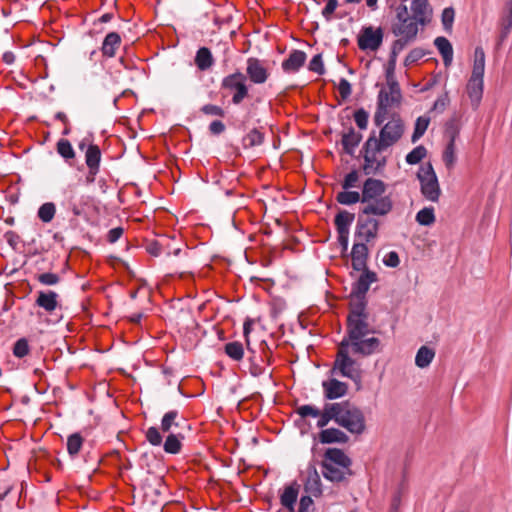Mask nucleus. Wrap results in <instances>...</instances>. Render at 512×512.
<instances>
[{
  "instance_id": "51",
  "label": "nucleus",
  "mask_w": 512,
  "mask_h": 512,
  "mask_svg": "<svg viewBox=\"0 0 512 512\" xmlns=\"http://www.w3.org/2000/svg\"><path fill=\"white\" fill-rule=\"evenodd\" d=\"M309 70L317 73L318 75H323L325 73V68L322 60L321 54H316L313 56L309 63Z\"/></svg>"
},
{
  "instance_id": "15",
  "label": "nucleus",
  "mask_w": 512,
  "mask_h": 512,
  "mask_svg": "<svg viewBox=\"0 0 512 512\" xmlns=\"http://www.w3.org/2000/svg\"><path fill=\"white\" fill-rule=\"evenodd\" d=\"M101 162V150L98 145L90 144L85 151V163L88 168L87 175L85 177L86 184H92L95 182L96 175L100 170Z\"/></svg>"
},
{
  "instance_id": "59",
  "label": "nucleus",
  "mask_w": 512,
  "mask_h": 512,
  "mask_svg": "<svg viewBox=\"0 0 512 512\" xmlns=\"http://www.w3.org/2000/svg\"><path fill=\"white\" fill-rule=\"evenodd\" d=\"M312 495L302 496L300 499L298 512H309V509L313 506Z\"/></svg>"
},
{
  "instance_id": "56",
  "label": "nucleus",
  "mask_w": 512,
  "mask_h": 512,
  "mask_svg": "<svg viewBox=\"0 0 512 512\" xmlns=\"http://www.w3.org/2000/svg\"><path fill=\"white\" fill-rule=\"evenodd\" d=\"M383 263L387 267L396 268L400 264V258L396 251H390L384 258Z\"/></svg>"
},
{
  "instance_id": "26",
  "label": "nucleus",
  "mask_w": 512,
  "mask_h": 512,
  "mask_svg": "<svg viewBox=\"0 0 512 512\" xmlns=\"http://www.w3.org/2000/svg\"><path fill=\"white\" fill-rule=\"evenodd\" d=\"M165 441L162 442L163 450L167 454L176 455L179 454L183 447V441L186 438V433L182 431L166 434Z\"/></svg>"
},
{
  "instance_id": "19",
  "label": "nucleus",
  "mask_w": 512,
  "mask_h": 512,
  "mask_svg": "<svg viewBox=\"0 0 512 512\" xmlns=\"http://www.w3.org/2000/svg\"><path fill=\"white\" fill-rule=\"evenodd\" d=\"M324 397L328 400H334L345 396L348 392V385L335 378L322 383Z\"/></svg>"
},
{
  "instance_id": "29",
  "label": "nucleus",
  "mask_w": 512,
  "mask_h": 512,
  "mask_svg": "<svg viewBox=\"0 0 512 512\" xmlns=\"http://www.w3.org/2000/svg\"><path fill=\"white\" fill-rule=\"evenodd\" d=\"M121 45V36L117 32L108 33L102 43L101 52L104 57L112 58Z\"/></svg>"
},
{
  "instance_id": "54",
  "label": "nucleus",
  "mask_w": 512,
  "mask_h": 512,
  "mask_svg": "<svg viewBox=\"0 0 512 512\" xmlns=\"http://www.w3.org/2000/svg\"><path fill=\"white\" fill-rule=\"evenodd\" d=\"M454 9L452 7L445 8L442 12V24L444 29L449 30L452 28V24L454 21Z\"/></svg>"
},
{
  "instance_id": "6",
  "label": "nucleus",
  "mask_w": 512,
  "mask_h": 512,
  "mask_svg": "<svg viewBox=\"0 0 512 512\" xmlns=\"http://www.w3.org/2000/svg\"><path fill=\"white\" fill-rule=\"evenodd\" d=\"M485 53L482 47H476L471 76L467 83V94L473 108H478L484 89Z\"/></svg>"
},
{
  "instance_id": "21",
  "label": "nucleus",
  "mask_w": 512,
  "mask_h": 512,
  "mask_svg": "<svg viewBox=\"0 0 512 512\" xmlns=\"http://www.w3.org/2000/svg\"><path fill=\"white\" fill-rule=\"evenodd\" d=\"M362 140V134L357 132L352 126L342 132L341 144L346 154L353 156L355 149Z\"/></svg>"
},
{
  "instance_id": "50",
  "label": "nucleus",
  "mask_w": 512,
  "mask_h": 512,
  "mask_svg": "<svg viewBox=\"0 0 512 512\" xmlns=\"http://www.w3.org/2000/svg\"><path fill=\"white\" fill-rule=\"evenodd\" d=\"M359 181V173L357 170L350 171L343 179L341 186L344 190H349L357 186Z\"/></svg>"
},
{
  "instance_id": "58",
  "label": "nucleus",
  "mask_w": 512,
  "mask_h": 512,
  "mask_svg": "<svg viewBox=\"0 0 512 512\" xmlns=\"http://www.w3.org/2000/svg\"><path fill=\"white\" fill-rule=\"evenodd\" d=\"M250 374L254 377H258L265 373V369L261 367L259 363L256 362L255 357H250Z\"/></svg>"
},
{
  "instance_id": "32",
  "label": "nucleus",
  "mask_w": 512,
  "mask_h": 512,
  "mask_svg": "<svg viewBox=\"0 0 512 512\" xmlns=\"http://www.w3.org/2000/svg\"><path fill=\"white\" fill-rule=\"evenodd\" d=\"M434 44L442 55L444 65L447 67L451 65L453 59V48L449 40L445 37H437Z\"/></svg>"
},
{
  "instance_id": "12",
  "label": "nucleus",
  "mask_w": 512,
  "mask_h": 512,
  "mask_svg": "<svg viewBox=\"0 0 512 512\" xmlns=\"http://www.w3.org/2000/svg\"><path fill=\"white\" fill-rule=\"evenodd\" d=\"M402 98H398L397 101L392 100V94H390L387 89L382 88L377 96V108L373 117L374 124L377 127L383 125L384 121L387 119L389 108L395 106L399 107L401 105Z\"/></svg>"
},
{
  "instance_id": "37",
  "label": "nucleus",
  "mask_w": 512,
  "mask_h": 512,
  "mask_svg": "<svg viewBox=\"0 0 512 512\" xmlns=\"http://www.w3.org/2000/svg\"><path fill=\"white\" fill-rule=\"evenodd\" d=\"M297 497L298 488L294 486H289L284 490L283 494L281 495L280 501L284 507H286L290 511H293Z\"/></svg>"
},
{
  "instance_id": "63",
  "label": "nucleus",
  "mask_w": 512,
  "mask_h": 512,
  "mask_svg": "<svg viewBox=\"0 0 512 512\" xmlns=\"http://www.w3.org/2000/svg\"><path fill=\"white\" fill-rule=\"evenodd\" d=\"M123 232L122 227H115L108 232L107 240L110 243H115L123 235Z\"/></svg>"
},
{
  "instance_id": "31",
  "label": "nucleus",
  "mask_w": 512,
  "mask_h": 512,
  "mask_svg": "<svg viewBox=\"0 0 512 512\" xmlns=\"http://www.w3.org/2000/svg\"><path fill=\"white\" fill-rule=\"evenodd\" d=\"M355 215L346 210L337 213L334 219L336 230L338 233L349 234L350 225L353 223Z\"/></svg>"
},
{
  "instance_id": "36",
  "label": "nucleus",
  "mask_w": 512,
  "mask_h": 512,
  "mask_svg": "<svg viewBox=\"0 0 512 512\" xmlns=\"http://www.w3.org/2000/svg\"><path fill=\"white\" fill-rule=\"evenodd\" d=\"M84 438L80 433L76 432L71 434L67 439V452L71 457H76L82 446H83Z\"/></svg>"
},
{
  "instance_id": "46",
  "label": "nucleus",
  "mask_w": 512,
  "mask_h": 512,
  "mask_svg": "<svg viewBox=\"0 0 512 512\" xmlns=\"http://www.w3.org/2000/svg\"><path fill=\"white\" fill-rule=\"evenodd\" d=\"M36 279L40 284L45 286H53L60 282V276L52 272L38 274Z\"/></svg>"
},
{
  "instance_id": "35",
  "label": "nucleus",
  "mask_w": 512,
  "mask_h": 512,
  "mask_svg": "<svg viewBox=\"0 0 512 512\" xmlns=\"http://www.w3.org/2000/svg\"><path fill=\"white\" fill-rule=\"evenodd\" d=\"M336 201L342 205H352L358 202L362 203L361 193L357 191L344 190L336 195Z\"/></svg>"
},
{
  "instance_id": "38",
  "label": "nucleus",
  "mask_w": 512,
  "mask_h": 512,
  "mask_svg": "<svg viewBox=\"0 0 512 512\" xmlns=\"http://www.w3.org/2000/svg\"><path fill=\"white\" fill-rule=\"evenodd\" d=\"M56 150L66 162L75 158V151L67 139H60L56 144Z\"/></svg>"
},
{
  "instance_id": "1",
  "label": "nucleus",
  "mask_w": 512,
  "mask_h": 512,
  "mask_svg": "<svg viewBox=\"0 0 512 512\" xmlns=\"http://www.w3.org/2000/svg\"><path fill=\"white\" fill-rule=\"evenodd\" d=\"M350 298L346 334L338 344L332 373L358 382L361 378L360 364L351 354L368 357L379 353L382 345L380 339L373 336L374 331L368 323L366 296Z\"/></svg>"
},
{
  "instance_id": "64",
  "label": "nucleus",
  "mask_w": 512,
  "mask_h": 512,
  "mask_svg": "<svg viewBox=\"0 0 512 512\" xmlns=\"http://www.w3.org/2000/svg\"><path fill=\"white\" fill-rule=\"evenodd\" d=\"M387 87V91H389L390 94H392V100L397 101L398 98H402V93L398 81L394 82L393 84H390Z\"/></svg>"
},
{
  "instance_id": "25",
  "label": "nucleus",
  "mask_w": 512,
  "mask_h": 512,
  "mask_svg": "<svg viewBox=\"0 0 512 512\" xmlns=\"http://www.w3.org/2000/svg\"><path fill=\"white\" fill-rule=\"evenodd\" d=\"M322 474L331 482H342L352 475L351 468H343L337 465L322 464Z\"/></svg>"
},
{
  "instance_id": "23",
  "label": "nucleus",
  "mask_w": 512,
  "mask_h": 512,
  "mask_svg": "<svg viewBox=\"0 0 512 512\" xmlns=\"http://www.w3.org/2000/svg\"><path fill=\"white\" fill-rule=\"evenodd\" d=\"M322 464L337 465L347 469L351 467L352 461L343 450L328 448L324 454Z\"/></svg>"
},
{
  "instance_id": "48",
  "label": "nucleus",
  "mask_w": 512,
  "mask_h": 512,
  "mask_svg": "<svg viewBox=\"0 0 512 512\" xmlns=\"http://www.w3.org/2000/svg\"><path fill=\"white\" fill-rule=\"evenodd\" d=\"M512 29V17L504 16L501 19V31L499 35L498 45H500L509 35Z\"/></svg>"
},
{
  "instance_id": "39",
  "label": "nucleus",
  "mask_w": 512,
  "mask_h": 512,
  "mask_svg": "<svg viewBox=\"0 0 512 512\" xmlns=\"http://www.w3.org/2000/svg\"><path fill=\"white\" fill-rule=\"evenodd\" d=\"M224 351L228 357L234 361H240L244 356V348L242 343L233 341L225 344Z\"/></svg>"
},
{
  "instance_id": "18",
  "label": "nucleus",
  "mask_w": 512,
  "mask_h": 512,
  "mask_svg": "<svg viewBox=\"0 0 512 512\" xmlns=\"http://www.w3.org/2000/svg\"><path fill=\"white\" fill-rule=\"evenodd\" d=\"M410 8L412 16L421 26L430 23L433 10L428 0H412Z\"/></svg>"
},
{
  "instance_id": "30",
  "label": "nucleus",
  "mask_w": 512,
  "mask_h": 512,
  "mask_svg": "<svg viewBox=\"0 0 512 512\" xmlns=\"http://www.w3.org/2000/svg\"><path fill=\"white\" fill-rule=\"evenodd\" d=\"M194 61L200 71H207L214 64L212 53L207 47H201L198 49Z\"/></svg>"
},
{
  "instance_id": "10",
  "label": "nucleus",
  "mask_w": 512,
  "mask_h": 512,
  "mask_svg": "<svg viewBox=\"0 0 512 512\" xmlns=\"http://www.w3.org/2000/svg\"><path fill=\"white\" fill-rule=\"evenodd\" d=\"M296 413L301 418H306L309 416L318 417L317 427L321 429L327 426L330 421H334L336 423L335 402L325 403L322 410H319L317 407L312 405H302L296 409Z\"/></svg>"
},
{
  "instance_id": "3",
  "label": "nucleus",
  "mask_w": 512,
  "mask_h": 512,
  "mask_svg": "<svg viewBox=\"0 0 512 512\" xmlns=\"http://www.w3.org/2000/svg\"><path fill=\"white\" fill-rule=\"evenodd\" d=\"M190 429L187 420L178 410H169L164 413L159 428L151 426L145 431V438L152 446H161L163 442L162 433L171 434L179 431L186 433Z\"/></svg>"
},
{
  "instance_id": "49",
  "label": "nucleus",
  "mask_w": 512,
  "mask_h": 512,
  "mask_svg": "<svg viewBox=\"0 0 512 512\" xmlns=\"http://www.w3.org/2000/svg\"><path fill=\"white\" fill-rule=\"evenodd\" d=\"M354 120L361 130H365L368 126L369 114L364 108H359L354 112Z\"/></svg>"
},
{
  "instance_id": "60",
  "label": "nucleus",
  "mask_w": 512,
  "mask_h": 512,
  "mask_svg": "<svg viewBox=\"0 0 512 512\" xmlns=\"http://www.w3.org/2000/svg\"><path fill=\"white\" fill-rule=\"evenodd\" d=\"M209 131L213 135H220L225 131V125L220 120H214L209 125Z\"/></svg>"
},
{
  "instance_id": "42",
  "label": "nucleus",
  "mask_w": 512,
  "mask_h": 512,
  "mask_svg": "<svg viewBox=\"0 0 512 512\" xmlns=\"http://www.w3.org/2000/svg\"><path fill=\"white\" fill-rule=\"evenodd\" d=\"M426 155L427 149L423 145H419L406 155V162L410 165L418 164Z\"/></svg>"
},
{
  "instance_id": "57",
  "label": "nucleus",
  "mask_w": 512,
  "mask_h": 512,
  "mask_svg": "<svg viewBox=\"0 0 512 512\" xmlns=\"http://www.w3.org/2000/svg\"><path fill=\"white\" fill-rule=\"evenodd\" d=\"M338 6V0H328L326 6L322 10L323 17L329 21L331 19V15L334 13Z\"/></svg>"
},
{
  "instance_id": "8",
  "label": "nucleus",
  "mask_w": 512,
  "mask_h": 512,
  "mask_svg": "<svg viewBox=\"0 0 512 512\" xmlns=\"http://www.w3.org/2000/svg\"><path fill=\"white\" fill-rule=\"evenodd\" d=\"M395 20L392 23L391 31L395 36H407L415 39L418 34V25H420L413 16L408 13V8L404 3L395 8Z\"/></svg>"
},
{
  "instance_id": "61",
  "label": "nucleus",
  "mask_w": 512,
  "mask_h": 512,
  "mask_svg": "<svg viewBox=\"0 0 512 512\" xmlns=\"http://www.w3.org/2000/svg\"><path fill=\"white\" fill-rule=\"evenodd\" d=\"M147 252L152 256H159L162 253V244L158 241H152L147 245Z\"/></svg>"
},
{
  "instance_id": "17",
  "label": "nucleus",
  "mask_w": 512,
  "mask_h": 512,
  "mask_svg": "<svg viewBox=\"0 0 512 512\" xmlns=\"http://www.w3.org/2000/svg\"><path fill=\"white\" fill-rule=\"evenodd\" d=\"M361 275L356 282L352 284L350 297H361L366 296L370 285L377 281V274L368 268L360 270Z\"/></svg>"
},
{
  "instance_id": "24",
  "label": "nucleus",
  "mask_w": 512,
  "mask_h": 512,
  "mask_svg": "<svg viewBox=\"0 0 512 512\" xmlns=\"http://www.w3.org/2000/svg\"><path fill=\"white\" fill-rule=\"evenodd\" d=\"M307 55L302 50H293L288 58L282 62V69L285 73H296L305 64Z\"/></svg>"
},
{
  "instance_id": "27",
  "label": "nucleus",
  "mask_w": 512,
  "mask_h": 512,
  "mask_svg": "<svg viewBox=\"0 0 512 512\" xmlns=\"http://www.w3.org/2000/svg\"><path fill=\"white\" fill-rule=\"evenodd\" d=\"M58 294L55 291H39L35 300V305L44 309L46 312H53L58 306Z\"/></svg>"
},
{
  "instance_id": "55",
  "label": "nucleus",
  "mask_w": 512,
  "mask_h": 512,
  "mask_svg": "<svg viewBox=\"0 0 512 512\" xmlns=\"http://www.w3.org/2000/svg\"><path fill=\"white\" fill-rule=\"evenodd\" d=\"M338 90H339V94L343 100L349 98L352 93L351 84L345 78L340 79L339 85H338Z\"/></svg>"
},
{
  "instance_id": "14",
  "label": "nucleus",
  "mask_w": 512,
  "mask_h": 512,
  "mask_svg": "<svg viewBox=\"0 0 512 512\" xmlns=\"http://www.w3.org/2000/svg\"><path fill=\"white\" fill-rule=\"evenodd\" d=\"M357 41L361 50L376 51L382 44L383 30L380 27L377 29L372 26L363 27Z\"/></svg>"
},
{
  "instance_id": "34",
  "label": "nucleus",
  "mask_w": 512,
  "mask_h": 512,
  "mask_svg": "<svg viewBox=\"0 0 512 512\" xmlns=\"http://www.w3.org/2000/svg\"><path fill=\"white\" fill-rule=\"evenodd\" d=\"M243 147L252 148L264 142V134L257 128L252 129L243 137Z\"/></svg>"
},
{
  "instance_id": "5",
  "label": "nucleus",
  "mask_w": 512,
  "mask_h": 512,
  "mask_svg": "<svg viewBox=\"0 0 512 512\" xmlns=\"http://www.w3.org/2000/svg\"><path fill=\"white\" fill-rule=\"evenodd\" d=\"M387 148L376 141L375 131L367 138L362 146L361 154L364 159L362 171L365 175H380L387 165V157L383 152Z\"/></svg>"
},
{
  "instance_id": "41",
  "label": "nucleus",
  "mask_w": 512,
  "mask_h": 512,
  "mask_svg": "<svg viewBox=\"0 0 512 512\" xmlns=\"http://www.w3.org/2000/svg\"><path fill=\"white\" fill-rule=\"evenodd\" d=\"M416 221L423 226H430L434 224L436 218L433 207H425L418 211L416 214Z\"/></svg>"
},
{
  "instance_id": "62",
  "label": "nucleus",
  "mask_w": 512,
  "mask_h": 512,
  "mask_svg": "<svg viewBox=\"0 0 512 512\" xmlns=\"http://www.w3.org/2000/svg\"><path fill=\"white\" fill-rule=\"evenodd\" d=\"M252 324H253V321L251 319H247L244 322L243 334H244V337H245V340H246L247 349L249 351H251L252 353H254V351L250 348V341H249V334H250L251 329H252Z\"/></svg>"
},
{
  "instance_id": "9",
  "label": "nucleus",
  "mask_w": 512,
  "mask_h": 512,
  "mask_svg": "<svg viewBox=\"0 0 512 512\" xmlns=\"http://www.w3.org/2000/svg\"><path fill=\"white\" fill-rule=\"evenodd\" d=\"M405 132V125L399 114H393L391 119L382 126L376 141L387 149L396 144Z\"/></svg>"
},
{
  "instance_id": "16",
  "label": "nucleus",
  "mask_w": 512,
  "mask_h": 512,
  "mask_svg": "<svg viewBox=\"0 0 512 512\" xmlns=\"http://www.w3.org/2000/svg\"><path fill=\"white\" fill-rule=\"evenodd\" d=\"M246 80L254 84H263L269 78V72L263 62L255 57H250L246 61Z\"/></svg>"
},
{
  "instance_id": "44",
  "label": "nucleus",
  "mask_w": 512,
  "mask_h": 512,
  "mask_svg": "<svg viewBox=\"0 0 512 512\" xmlns=\"http://www.w3.org/2000/svg\"><path fill=\"white\" fill-rule=\"evenodd\" d=\"M443 161L448 168L454 166L456 161L455 156V137L452 136L450 142L447 144L445 151L443 153Z\"/></svg>"
},
{
  "instance_id": "40",
  "label": "nucleus",
  "mask_w": 512,
  "mask_h": 512,
  "mask_svg": "<svg viewBox=\"0 0 512 512\" xmlns=\"http://www.w3.org/2000/svg\"><path fill=\"white\" fill-rule=\"evenodd\" d=\"M430 123V118L425 116H420L415 121L414 132L411 137V141L413 143L417 142L426 132Z\"/></svg>"
},
{
  "instance_id": "52",
  "label": "nucleus",
  "mask_w": 512,
  "mask_h": 512,
  "mask_svg": "<svg viewBox=\"0 0 512 512\" xmlns=\"http://www.w3.org/2000/svg\"><path fill=\"white\" fill-rule=\"evenodd\" d=\"M200 111L207 116L224 117L225 111L222 107L214 104H206L201 107Z\"/></svg>"
},
{
  "instance_id": "47",
  "label": "nucleus",
  "mask_w": 512,
  "mask_h": 512,
  "mask_svg": "<svg viewBox=\"0 0 512 512\" xmlns=\"http://www.w3.org/2000/svg\"><path fill=\"white\" fill-rule=\"evenodd\" d=\"M29 344L26 338L18 339L13 347V354L17 358H23L29 353Z\"/></svg>"
},
{
  "instance_id": "4",
  "label": "nucleus",
  "mask_w": 512,
  "mask_h": 512,
  "mask_svg": "<svg viewBox=\"0 0 512 512\" xmlns=\"http://www.w3.org/2000/svg\"><path fill=\"white\" fill-rule=\"evenodd\" d=\"M336 424L349 433L361 435L366 430V421L363 411L354 403L345 400L335 402Z\"/></svg>"
},
{
  "instance_id": "45",
  "label": "nucleus",
  "mask_w": 512,
  "mask_h": 512,
  "mask_svg": "<svg viewBox=\"0 0 512 512\" xmlns=\"http://www.w3.org/2000/svg\"><path fill=\"white\" fill-rule=\"evenodd\" d=\"M400 38L395 40L392 44L390 56L391 58H397L398 54L406 47L407 44L414 41L413 38H408L407 36H399Z\"/></svg>"
},
{
  "instance_id": "43",
  "label": "nucleus",
  "mask_w": 512,
  "mask_h": 512,
  "mask_svg": "<svg viewBox=\"0 0 512 512\" xmlns=\"http://www.w3.org/2000/svg\"><path fill=\"white\" fill-rule=\"evenodd\" d=\"M56 207L52 202L44 203L38 210V217L44 223H49L54 218Z\"/></svg>"
},
{
  "instance_id": "7",
  "label": "nucleus",
  "mask_w": 512,
  "mask_h": 512,
  "mask_svg": "<svg viewBox=\"0 0 512 512\" xmlns=\"http://www.w3.org/2000/svg\"><path fill=\"white\" fill-rule=\"evenodd\" d=\"M417 179L420 182V189L424 198L431 202H438L441 189L434 168L430 162L419 167Z\"/></svg>"
},
{
  "instance_id": "53",
  "label": "nucleus",
  "mask_w": 512,
  "mask_h": 512,
  "mask_svg": "<svg viewBox=\"0 0 512 512\" xmlns=\"http://www.w3.org/2000/svg\"><path fill=\"white\" fill-rule=\"evenodd\" d=\"M425 56V51L422 48L412 49L404 60V65L409 66Z\"/></svg>"
},
{
  "instance_id": "20",
  "label": "nucleus",
  "mask_w": 512,
  "mask_h": 512,
  "mask_svg": "<svg viewBox=\"0 0 512 512\" xmlns=\"http://www.w3.org/2000/svg\"><path fill=\"white\" fill-rule=\"evenodd\" d=\"M304 490L314 497H319L322 494L320 475L314 465H309L307 468V479L304 483Z\"/></svg>"
},
{
  "instance_id": "22",
  "label": "nucleus",
  "mask_w": 512,
  "mask_h": 512,
  "mask_svg": "<svg viewBox=\"0 0 512 512\" xmlns=\"http://www.w3.org/2000/svg\"><path fill=\"white\" fill-rule=\"evenodd\" d=\"M368 247L365 243H354L351 251L352 268L360 271L367 268Z\"/></svg>"
},
{
  "instance_id": "13",
  "label": "nucleus",
  "mask_w": 512,
  "mask_h": 512,
  "mask_svg": "<svg viewBox=\"0 0 512 512\" xmlns=\"http://www.w3.org/2000/svg\"><path fill=\"white\" fill-rule=\"evenodd\" d=\"M371 216L372 215L366 216L360 211L357 220L355 236L363 239L365 242H370L378 235L380 222Z\"/></svg>"
},
{
  "instance_id": "11",
  "label": "nucleus",
  "mask_w": 512,
  "mask_h": 512,
  "mask_svg": "<svg viewBox=\"0 0 512 512\" xmlns=\"http://www.w3.org/2000/svg\"><path fill=\"white\" fill-rule=\"evenodd\" d=\"M246 75L240 71L225 76L221 81L222 89L234 91L232 103L239 105L248 96Z\"/></svg>"
},
{
  "instance_id": "33",
  "label": "nucleus",
  "mask_w": 512,
  "mask_h": 512,
  "mask_svg": "<svg viewBox=\"0 0 512 512\" xmlns=\"http://www.w3.org/2000/svg\"><path fill=\"white\" fill-rule=\"evenodd\" d=\"M435 357L434 349L428 346H421L415 356V364L419 368L428 367Z\"/></svg>"
},
{
  "instance_id": "2",
  "label": "nucleus",
  "mask_w": 512,
  "mask_h": 512,
  "mask_svg": "<svg viewBox=\"0 0 512 512\" xmlns=\"http://www.w3.org/2000/svg\"><path fill=\"white\" fill-rule=\"evenodd\" d=\"M386 184L373 177L367 178L362 186V214L386 216L393 209V200L389 195H384L386 192Z\"/></svg>"
},
{
  "instance_id": "28",
  "label": "nucleus",
  "mask_w": 512,
  "mask_h": 512,
  "mask_svg": "<svg viewBox=\"0 0 512 512\" xmlns=\"http://www.w3.org/2000/svg\"><path fill=\"white\" fill-rule=\"evenodd\" d=\"M348 435L338 428L322 429L319 433V441L322 444L347 443Z\"/></svg>"
}]
</instances>
